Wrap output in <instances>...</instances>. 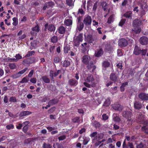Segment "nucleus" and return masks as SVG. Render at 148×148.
<instances>
[{"instance_id":"nucleus-1","label":"nucleus","mask_w":148,"mask_h":148,"mask_svg":"<svg viewBox=\"0 0 148 148\" xmlns=\"http://www.w3.org/2000/svg\"><path fill=\"white\" fill-rule=\"evenodd\" d=\"M83 35L82 34H80L78 36L74 37V45L75 46L78 47L80 42L82 41Z\"/></svg>"},{"instance_id":"nucleus-2","label":"nucleus","mask_w":148,"mask_h":148,"mask_svg":"<svg viewBox=\"0 0 148 148\" xmlns=\"http://www.w3.org/2000/svg\"><path fill=\"white\" fill-rule=\"evenodd\" d=\"M138 98L143 101H148V94L144 92H141L138 95Z\"/></svg>"},{"instance_id":"nucleus-3","label":"nucleus","mask_w":148,"mask_h":148,"mask_svg":"<svg viewBox=\"0 0 148 148\" xmlns=\"http://www.w3.org/2000/svg\"><path fill=\"white\" fill-rule=\"evenodd\" d=\"M32 31L30 32L31 35L32 36L36 38L37 34V32H38L40 30L39 26L36 25L32 28Z\"/></svg>"},{"instance_id":"nucleus-4","label":"nucleus","mask_w":148,"mask_h":148,"mask_svg":"<svg viewBox=\"0 0 148 148\" xmlns=\"http://www.w3.org/2000/svg\"><path fill=\"white\" fill-rule=\"evenodd\" d=\"M35 62L36 61L34 58V57H32L25 59L23 61V63L24 65H26L27 64H30Z\"/></svg>"},{"instance_id":"nucleus-5","label":"nucleus","mask_w":148,"mask_h":148,"mask_svg":"<svg viewBox=\"0 0 148 148\" xmlns=\"http://www.w3.org/2000/svg\"><path fill=\"white\" fill-rule=\"evenodd\" d=\"M128 45V41L125 38H121L119 41L118 45L120 46L124 47Z\"/></svg>"},{"instance_id":"nucleus-6","label":"nucleus","mask_w":148,"mask_h":148,"mask_svg":"<svg viewBox=\"0 0 148 148\" xmlns=\"http://www.w3.org/2000/svg\"><path fill=\"white\" fill-rule=\"evenodd\" d=\"M92 19L90 16H87L84 18L83 22L86 26H88L91 24Z\"/></svg>"},{"instance_id":"nucleus-7","label":"nucleus","mask_w":148,"mask_h":148,"mask_svg":"<svg viewBox=\"0 0 148 148\" xmlns=\"http://www.w3.org/2000/svg\"><path fill=\"white\" fill-rule=\"evenodd\" d=\"M139 42L142 45H147L148 43V38L145 36H143L140 38Z\"/></svg>"},{"instance_id":"nucleus-8","label":"nucleus","mask_w":148,"mask_h":148,"mask_svg":"<svg viewBox=\"0 0 148 148\" xmlns=\"http://www.w3.org/2000/svg\"><path fill=\"white\" fill-rule=\"evenodd\" d=\"M134 108L136 109L139 110L142 107V103L139 101H135L134 102Z\"/></svg>"},{"instance_id":"nucleus-9","label":"nucleus","mask_w":148,"mask_h":148,"mask_svg":"<svg viewBox=\"0 0 148 148\" xmlns=\"http://www.w3.org/2000/svg\"><path fill=\"white\" fill-rule=\"evenodd\" d=\"M90 60V56L88 55H85L83 57L82 62L84 64H88L89 61Z\"/></svg>"},{"instance_id":"nucleus-10","label":"nucleus","mask_w":148,"mask_h":148,"mask_svg":"<svg viewBox=\"0 0 148 148\" xmlns=\"http://www.w3.org/2000/svg\"><path fill=\"white\" fill-rule=\"evenodd\" d=\"M142 50L137 46H135L133 53L136 55H138L141 53Z\"/></svg>"},{"instance_id":"nucleus-11","label":"nucleus","mask_w":148,"mask_h":148,"mask_svg":"<svg viewBox=\"0 0 148 148\" xmlns=\"http://www.w3.org/2000/svg\"><path fill=\"white\" fill-rule=\"evenodd\" d=\"M132 112L129 111H123L122 113L123 116L127 118L131 117L132 116Z\"/></svg>"},{"instance_id":"nucleus-12","label":"nucleus","mask_w":148,"mask_h":148,"mask_svg":"<svg viewBox=\"0 0 148 148\" xmlns=\"http://www.w3.org/2000/svg\"><path fill=\"white\" fill-rule=\"evenodd\" d=\"M68 84L71 86H75L78 84V82L75 79H69L68 82Z\"/></svg>"},{"instance_id":"nucleus-13","label":"nucleus","mask_w":148,"mask_h":148,"mask_svg":"<svg viewBox=\"0 0 148 148\" xmlns=\"http://www.w3.org/2000/svg\"><path fill=\"white\" fill-rule=\"evenodd\" d=\"M87 68L89 70H92V71L96 68V66L94 65L93 62V61H91L90 63L88 64Z\"/></svg>"},{"instance_id":"nucleus-14","label":"nucleus","mask_w":148,"mask_h":148,"mask_svg":"<svg viewBox=\"0 0 148 148\" xmlns=\"http://www.w3.org/2000/svg\"><path fill=\"white\" fill-rule=\"evenodd\" d=\"M94 80V79L93 77V76L92 75H88L87 77L85 79V82H87L88 83L94 82L93 81Z\"/></svg>"},{"instance_id":"nucleus-15","label":"nucleus","mask_w":148,"mask_h":148,"mask_svg":"<svg viewBox=\"0 0 148 148\" xmlns=\"http://www.w3.org/2000/svg\"><path fill=\"white\" fill-rule=\"evenodd\" d=\"M104 136V134L102 133L99 134L97 135V136L95 137L92 140V143H95V141L97 139H98V140H99L100 139H102Z\"/></svg>"},{"instance_id":"nucleus-16","label":"nucleus","mask_w":148,"mask_h":148,"mask_svg":"<svg viewBox=\"0 0 148 148\" xmlns=\"http://www.w3.org/2000/svg\"><path fill=\"white\" fill-rule=\"evenodd\" d=\"M87 40L89 43H92L95 40V38L91 35H89L86 38Z\"/></svg>"},{"instance_id":"nucleus-17","label":"nucleus","mask_w":148,"mask_h":148,"mask_svg":"<svg viewBox=\"0 0 148 148\" xmlns=\"http://www.w3.org/2000/svg\"><path fill=\"white\" fill-rule=\"evenodd\" d=\"M141 22L138 19H136L134 20L132 23V25L134 27H136L140 26L141 24Z\"/></svg>"},{"instance_id":"nucleus-18","label":"nucleus","mask_w":148,"mask_h":148,"mask_svg":"<svg viewBox=\"0 0 148 148\" xmlns=\"http://www.w3.org/2000/svg\"><path fill=\"white\" fill-rule=\"evenodd\" d=\"M112 107L114 110L119 111H121L122 109V106L119 104H114L112 105Z\"/></svg>"},{"instance_id":"nucleus-19","label":"nucleus","mask_w":148,"mask_h":148,"mask_svg":"<svg viewBox=\"0 0 148 148\" xmlns=\"http://www.w3.org/2000/svg\"><path fill=\"white\" fill-rule=\"evenodd\" d=\"M110 79L112 81L115 82L117 80V77L114 73H112L110 75Z\"/></svg>"},{"instance_id":"nucleus-20","label":"nucleus","mask_w":148,"mask_h":148,"mask_svg":"<svg viewBox=\"0 0 148 148\" xmlns=\"http://www.w3.org/2000/svg\"><path fill=\"white\" fill-rule=\"evenodd\" d=\"M123 16L126 18H130L131 19L132 16V12L130 11H127L123 14Z\"/></svg>"},{"instance_id":"nucleus-21","label":"nucleus","mask_w":148,"mask_h":148,"mask_svg":"<svg viewBox=\"0 0 148 148\" xmlns=\"http://www.w3.org/2000/svg\"><path fill=\"white\" fill-rule=\"evenodd\" d=\"M31 112L29 111H22L20 113L19 116L20 117H21L23 116L29 115L31 114Z\"/></svg>"},{"instance_id":"nucleus-22","label":"nucleus","mask_w":148,"mask_h":148,"mask_svg":"<svg viewBox=\"0 0 148 148\" xmlns=\"http://www.w3.org/2000/svg\"><path fill=\"white\" fill-rule=\"evenodd\" d=\"M84 84L86 87L90 88V86L92 87H95L96 85V84L95 82H92L91 83V84H90L88 83L87 82H84Z\"/></svg>"},{"instance_id":"nucleus-23","label":"nucleus","mask_w":148,"mask_h":148,"mask_svg":"<svg viewBox=\"0 0 148 148\" xmlns=\"http://www.w3.org/2000/svg\"><path fill=\"white\" fill-rule=\"evenodd\" d=\"M58 102V100L57 99H54L50 100L48 103L51 106H53V105L57 104Z\"/></svg>"},{"instance_id":"nucleus-24","label":"nucleus","mask_w":148,"mask_h":148,"mask_svg":"<svg viewBox=\"0 0 148 148\" xmlns=\"http://www.w3.org/2000/svg\"><path fill=\"white\" fill-rule=\"evenodd\" d=\"M64 23L66 25L69 26L72 25V21L71 19H66L64 21Z\"/></svg>"},{"instance_id":"nucleus-25","label":"nucleus","mask_w":148,"mask_h":148,"mask_svg":"<svg viewBox=\"0 0 148 148\" xmlns=\"http://www.w3.org/2000/svg\"><path fill=\"white\" fill-rule=\"evenodd\" d=\"M65 31V29L64 27L63 26H60L58 29V32L61 34H64Z\"/></svg>"},{"instance_id":"nucleus-26","label":"nucleus","mask_w":148,"mask_h":148,"mask_svg":"<svg viewBox=\"0 0 148 148\" xmlns=\"http://www.w3.org/2000/svg\"><path fill=\"white\" fill-rule=\"evenodd\" d=\"M54 148H64L63 146L61 144H60L58 143H56L53 145Z\"/></svg>"},{"instance_id":"nucleus-27","label":"nucleus","mask_w":148,"mask_h":148,"mask_svg":"<svg viewBox=\"0 0 148 148\" xmlns=\"http://www.w3.org/2000/svg\"><path fill=\"white\" fill-rule=\"evenodd\" d=\"M84 24L83 23L77 24V29H78L79 31H81L83 28Z\"/></svg>"},{"instance_id":"nucleus-28","label":"nucleus","mask_w":148,"mask_h":148,"mask_svg":"<svg viewBox=\"0 0 148 148\" xmlns=\"http://www.w3.org/2000/svg\"><path fill=\"white\" fill-rule=\"evenodd\" d=\"M55 27L53 25L50 24L48 26V30L50 32H53L55 30Z\"/></svg>"},{"instance_id":"nucleus-29","label":"nucleus","mask_w":148,"mask_h":148,"mask_svg":"<svg viewBox=\"0 0 148 148\" xmlns=\"http://www.w3.org/2000/svg\"><path fill=\"white\" fill-rule=\"evenodd\" d=\"M63 66L67 67L70 64V62L68 60H65L62 63Z\"/></svg>"},{"instance_id":"nucleus-30","label":"nucleus","mask_w":148,"mask_h":148,"mask_svg":"<svg viewBox=\"0 0 148 148\" xmlns=\"http://www.w3.org/2000/svg\"><path fill=\"white\" fill-rule=\"evenodd\" d=\"M103 51L101 49L97 52H96L95 56L97 57H99L101 56L103 54Z\"/></svg>"},{"instance_id":"nucleus-31","label":"nucleus","mask_w":148,"mask_h":148,"mask_svg":"<svg viewBox=\"0 0 148 148\" xmlns=\"http://www.w3.org/2000/svg\"><path fill=\"white\" fill-rule=\"evenodd\" d=\"M114 14H112L108 18V21H107V23H111L114 20Z\"/></svg>"},{"instance_id":"nucleus-32","label":"nucleus","mask_w":148,"mask_h":148,"mask_svg":"<svg viewBox=\"0 0 148 148\" xmlns=\"http://www.w3.org/2000/svg\"><path fill=\"white\" fill-rule=\"evenodd\" d=\"M80 118L79 117L76 116L72 119V121L74 123L79 124L80 122Z\"/></svg>"},{"instance_id":"nucleus-33","label":"nucleus","mask_w":148,"mask_h":148,"mask_svg":"<svg viewBox=\"0 0 148 148\" xmlns=\"http://www.w3.org/2000/svg\"><path fill=\"white\" fill-rule=\"evenodd\" d=\"M104 11H106L108 8V5L106 2H103L101 4Z\"/></svg>"},{"instance_id":"nucleus-34","label":"nucleus","mask_w":148,"mask_h":148,"mask_svg":"<svg viewBox=\"0 0 148 148\" xmlns=\"http://www.w3.org/2000/svg\"><path fill=\"white\" fill-rule=\"evenodd\" d=\"M115 114H113V119L114 121L117 122H119L120 121V119L118 116L116 115Z\"/></svg>"},{"instance_id":"nucleus-35","label":"nucleus","mask_w":148,"mask_h":148,"mask_svg":"<svg viewBox=\"0 0 148 148\" xmlns=\"http://www.w3.org/2000/svg\"><path fill=\"white\" fill-rule=\"evenodd\" d=\"M66 3L70 6H72L74 5L73 3V0H67L66 1Z\"/></svg>"},{"instance_id":"nucleus-36","label":"nucleus","mask_w":148,"mask_h":148,"mask_svg":"<svg viewBox=\"0 0 148 148\" xmlns=\"http://www.w3.org/2000/svg\"><path fill=\"white\" fill-rule=\"evenodd\" d=\"M110 103V99H106L105 101L103 106L107 107L109 106Z\"/></svg>"},{"instance_id":"nucleus-37","label":"nucleus","mask_w":148,"mask_h":148,"mask_svg":"<svg viewBox=\"0 0 148 148\" xmlns=\"http://www.w3.org/2000/svg\"><path fill=\"white\" fill-rule=\"evenodd\" d=\"M35 53V51H28V53L26 55L25 57H29L32 55H34Z\"/></svg>"},{"instance_id":"nucleus-38","label":"nucleus","mask_w":148,"mask_h":148,"mask_svg":"<svg viewBox=\"0 0 148 148\" xmlns=\"http://www.w3.org/2000/svg\"><path fill=\"white\" fill-rule=\"evenodd\" d=\"M42 79L43 81L46 83H49L50 82V80L47 77L43 76L42 77Z\"/></svg>"},{"instance_id":"nucleus-39","label":"nucleus","mask_w":148,"mask_h":148,"mask_svg":"<svg viewBox=\"0 0 148 148\" xmlns=\"http://www.w3.org/2000/svg\"><path fill=\"white\" fill-rule=\"evenodd\" d=\"M136 148H145V145L142 143L139 144H137L136 146Z\"/></svg>"},{"instance_id":"nucleus-40","label":"nucleus","mask_w":148,"mask_h":148,"mask_svg":"<svg viewBox=\"0 0 148 148\" xmlns=\"http://www.w3.org/2000/svg\"><path fill=\"white\" fill-rule=\"evenodd\" d=\"M13 22L12 23L13 25L16 26L18 24V19L15 17H14L12 18Z\"/></svg>"},{"instance_id":"nucleus-41","label":"nucleus","mask_w":148,"mask_h":148,"mask_svg":"<svg viewBox=\"0 0 148 148\" xmlns=\"http://www.w3.org/2000/svg\"><path fill=\"white\" fill-rule=\"evenodd\" d=\"M51 146L49 144H47L44 143L42 145V148H51Z\"/></svg>"},{"instance_id":"nucleus-42","label":"nucleus","mask_w":148,"mask_h":148,"mask_svg":"<svg viewBox=\"0 0 148 148\" xmlns=\"http://www.w3.org/2000/svg\"><path fill=\"white\" fill-rule=\"evenodd\" d=\"M126 20L125 18L122 19L119 23V25L122 27L125 22Z\"/></svg>"},{"instance_id":"nucleus-43","label":"nucleus","mask_w":148,"mask_h":148,"mask_svg":"<svg viewBox=\"0 0 148 148\" xmlns=\"http://www.w3.org/2000/svg\"><path fill=\"white\" fill-rule=\"evenodd\" d=\"M70 50V47L69 45H66L64 48V52L65 53H68L69 51Z\"/></svg>"},{"instance_id":"nucleus-44","label":"nucleus","mask_w":148,"mask_h":148,"mask_svg":"<svg viewBox=\"0 0 148 148\" xmlns=\"http://www.w3.org/2000/svg\"><path fill=\"white\" fill-rule=\"evenodd\" d=\"M29 80V79H27V77H24L22 80L20 82L21 83H24L27 82Z\"/></svg>"},{"instance_id":"nucleus-45","label":"nucleus","mask_w":148,"mask_h":148,"mask_svg":"<svg viewBox=\"0 0 148 148\" xmlns=\"http://www.w3.org/2000/svg\"><path fill=\"white\" fill-rule=\"evenodd\" d=\"M38 43V42L37 40H34L31 42V44L32 46L34 47H35L36 46Z\"/></svg>"},{"instance_id":"nucleus-46","label":"nucleus","mask_w":148,"mask_h":148,"mask_svg":"<svg viewBox=\"0 0 148 148\" xmlns=\"http://www.w3.org/2000/svg\"><path fill=\"white\" fill-rule=\"evenodd\" d=\"M138 118L139 119L138 121H143L144 120L145 117L142 114H140V113Z\"/></svg>"},{"instance_id":"nucleus-47","label":"nucleus","mask_w":148,"mask_h":148,"mask_svg":"<svg viewBox=\"0 0 148 148\" xmlns=\"http://www.w3.org/2000/svg\"><path fill=\"white\" fill-rule=\"evenodd\" d=\"M93 125L96 128L99 127L100 126V125L99 123L96 121H95L93 123Z\"/></svg>"},{"instance_id":"nucleus-48","label":"nucleus","mask_w":148,"mask_h":148,"mask_svg":"<svg viewBox=\"0 0 148 148\" xmlns=\"http://www.w3.org/2000/svg\"><path fill=\"white\" fill-rule=\"evenodd\" d=\"M142 131L145 133L148 134V127L146 126H144L142 127L141 128Z\"/></svg>"},{"instance_id":"nucleus-49","label":"nucleus","mask_w":148,"mask_h":148,"mask_svg":"<svg viewBox=\"0 0 148 148\" xmlns=\"http://www.w3.org/2000/svg\"><path fill=\"white\" fill-rule=\"evenodd\" d=\"M110 63L107 61H105L103 63V66L105 67H108L109 66Z\"/></svg>"},{"instance_id":"nucleus-50","label":"nucleus","mask_w":148,"mask_h":148,"mask_svg":"<svg viewBox=\"0 0 148 148\" xmlns=\"http://www.w3.org/2000/svg\"><path fill=\"white\" fill-rule=\"evenodd\" d=\"M10 68L12 69H15L16 67V66L14 63H10L9 64Z\"/></svg>"},{"instance_id":"nucleus-51","label":"nucleus","mask_w":148,"mask_h":148,"mask_svg":"<svg viewBox=\"0 0 148 148\" xmlns=\"http://www.w3.org/2000/svg\"><path fill=\"white\" fill-rule=\"evenodd\" d=\"M51 42L53 43L56 42L58 40V38L56 36H53L52 37L51 39Z\"/></svg>"},{"instance_id":"nucleus-52","label":"nucleus","mask_w":148,"mask_h":148,"mask_svg":"<svg viewBox=\"0 0 148 148\" xmlns=\"http://www.w3.org/2000/svg\"><path fill=\"white\" fill-rule=\"evenodd\" d=\"M21 76H20V75L18 73V72L17 73H16V74H15L14 75H12L11 76V77H12L13 79H15L17 78H18L19 77Z\"/></svg>"},{"instance_id":"nucleus-53","label":"nucleus","mask_w":148,"mask_h":148,"mask_svg":"<svg viewBox=\"0 0 148 148\" xmlns=\"http://www.w3.org/2000/svg\"><path fill=\"white\" fill-rule=\"evenodd\" d=\"M126 148H134L133 143L130 142L128 143Z\"/></svg>"},{"instance_id":"nucleus-54","label":"nucleus","mask_w":148,"mask_h":148,"mask_svg":"<svg viewBox=\"0 0 148 148\" xmlns=\"http://www.w3.org/2000/svg\"><path fill=\"white\" fill-rule=\"evenodd\" d=\"M28 69L27 68H25L24 69L22 70L19 72H18L19 74L20 75V76H21L22 74L24 73Z\"/></svg>"},{"instance_id":"nucleus-55","label":"nucleus","mask_w":148,"mask_h":148,"mask_svg":"<svg viewBox=\"0 0 148 148\" xmlns=\"http://www.w3.org/2000/svg\"><path fill=\"white\" fill-rule=\"evenodd\" d=\"M15 57L16 60L17 61L20 59H21L22 58V57L21 55L19 54H17L15 56Z\"/></svg>"},{"instance_id":"nucleus-56","label":"nucleus","mask_w":148,"mask_h":148,"mask_svg":"<svg viewBox=\"0 0 148 148\" xmlns=\"http://www.w3.org/2000/svg\"><path fill=\"white\" fill-rule=\"evenodd\" d=\"M117 55L119 56H121L123 55L122 52V50L118 49L117 51Z\"/></svg>"},{"instance_id":"nucleus-57","label":"nucleus","mask_w":148,"mask_h":148,"mask_svg":"<svg viewBox=\"0 0 148 148\" xmlns=\"http://www.w3.org/2000/svg\"><path fill=\"white\" fill-rule=\"evenodd\" d=\"M9 100L10 102H16V98L14 97H10Z\"/></svg>"},{"instance_id":"nucleus-58","label":"nucleus","mask_w":148,"mask_h":148,"mask_svg":"<svg viewBox=\"0 0 148 148\" xmlns=\"http://www.w3.org/2000/svg\"><path fill=\"white\" fill-rule=\"evenodd\" d=\"M89 141V139L88 138H86L84 140L83 142V144L84 145H86Z\"/></svg>"},{"instance_id":"nucleus-59","label":"nucleus","mask_w":148,"mask_h":148,"mask_svg":"<svg viewBox=\"0 0 148 148\" xmlns=\"http://www.w3.org/2000/svg\"><path fill=\"white\" fill-rule=\"evenodd\" d=\"M94 143L95 146L97 147L101 143V142L99 141V140H98V139H97Z\"/></svg>"},{"instance_id":"nucleus-60","label":"nucleus","mask_w":148,"mask_h":148,"mask_svg":"<svg viewBox=\"0 0 148 148\" xmlns=\"http://www.w3.org/2000/svg\"><path fill=\"white\" fill-rule=\"evenodd\" d=\"M60 58L58 56L54 58V61L56 63H58L59 62Z\"/></svg>"},{"instance_id":"nucleus-61","label":"nucleus","mask_w":148,"mask_h":148,"mask_svg":"<svg viewBox=\"0 0 148 148\" xmlns=\"http://www.w3.org/2000/svg\"><path fill=\"white\" fill-rule=\"evenodd\" d=\"M29 128V126H25L23 128V131L25 133H26Z\"/></svg>"},{"instance_id":"nucleus-62","label":"nucleus","mask_w":148,"mask_h":148,"mask_svg":"<svg viewBox=\"0 0 148 148\" xmlns=\"http://www.w3.org/2000/svg\"><path fill=\"white\" fill-rule=\"evenodd\" d=\"M92 1H88L87 2V9H88L91 6V5H92Z\"/></svg>"},{"instance_id":"nucleus-63","label":"nucleus","mask_w":148,"mask_h":148,"mask_svg":"<svg viewBox=\"0 0 148 148\" xmlns=\"http://www.w3.org/2000/svg\"><path fill=\"white\" fill-rule=\"evenodd\" d=\"M46 3L47 4V5H48V7L52 6L54 5V3L52 1L48 2L47 3Z\"/></svg>"},{"instance_id":"nucleus-64","label":"nucleus","mask_w":148,"mask_h":148,"mask_svg":"<svg viewBox=\"0 0 148 148\" xmlns=\"http://www.w3.org/2000/svg\"><path fill=\"white\" fill-rule=\"evenodd\" d=\"M6 128L8 130L12 129L14 128V126L12 124L8 125L6 126Z\"/></svg>"}]
</instances>
